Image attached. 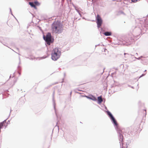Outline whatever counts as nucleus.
Wrapping results in <instances>:
<instances>
[{
    "mask_svg": "<svg viewBox=\"0 0 148 148\" xmlns=\"http://www.w3.org/2000/svg\"><path fill=\"white\" fill-rule=\"evenodd\" d=\"M147 70H145V71H144V72H145Z\"/></svg>",
    "mask_w": 148,
    "mask_h": 148,
    "instance_id": "obj_46",
    "label": "nucleus"
},
{
    "mask_svg": "<svg viewBox=\"0 0 148 148\" xmlns=\"http://www.w3.org/2000/svg\"><path fill=\"white\" fill-rule=\"evenodd\" d=\"M103 100L102 99V96L101 95L97 97V103L98 104H100L102 102Z\"/></svg>",
    "mask_w": 148,
    "mask_h": 148,
    "instance_id": "obj_10",
    "label": "nucleus"
},
{
    "mask_svg": "<svg viewBox=\"0 0 148 148\" xmlns=\"http://www.w3.org/2000/svg\"><path fill=\"white\" fill-rule=\"evenodd\" d=\"M25 102V99L21 97L18 101L17 103L20 105H22Z\"/></svg>",
    "mask_w": 148,
    "mask_h": 148,
    "instance_id": "obj_9",
    "label": "nucleus"
},
{
    "mask_svg": "<svg viewBox=\"0 0 148 148\" xmlns=\"http://www.w3.org/2000/svg\"><path fill=\"white\" fill-rule=\"evenodd\" d=\"M128 86L130 87H131V86L130 85H128Z\"/></svg>",
    "mask_w": 148,
    "mask_h": 148,
    "instance_id": "obj_45",
    "label": "nucleus"
},
{
    "mask_svg": "<svg viewBox=\"0 0 148 148\" xmlns=\"http://www.w3.org/2000/svg\"><path fill=\"white\" fill-rule=\"evenodd\" d=\"M52 29L57 34H60L63 32V25L60 21H55L51 25Z\"/></svg>",
    "mask_w": 148,
    "mask_h": 148,
    "instance_id": "obj_2",
    "label": "nucleus"
},
{
    "mask_svg": "<svg viewBox=\"0 0 148 148\" xmlns=\"http://www.w3.org/2000/svg\"><path fill=\"white\" fill-rule=\"evenodd\" d=\"M105 109H107V107H105Z\"/></svg>",
    "mask_w": 148,
    "mask_h": 148,
    "instance_id": "obj_44",
    "label": "nucleus"
},
{
    "mask_svg": "<svg viewBox=\"0 0 148 148\" xmlns=\"http://www.w3.org/2000/svg\"><path fill=\"white\" fill-rule=\"evenodd\" d=\"M12 51H14L15 52H16L15 51H14V50H13V49H12Z\"/></svg>",
    "mask_w": 148,
    "mask_h": 148,
    "instance_id": "obj_47",
    "label": "nucleus"
},
{
    "mask_svg": "<svg viewBox=\"0 0 148 148\" xmlns=\"http://www.w3.org/2000/svg\"><path fill=\"white\" fill-rule=\"evenodd\" d=\"M82 18L83 19H85V18L84 17H83Z\"/></svg>",
    "mask_w": 148,
    "mask_h": 148,
    "instance_id": "obj_42",
    "label": "nucleus"
},
{
    "mask_svg": "<svg viewBox=\"0 0 148 148\" xmlns=\"http://www.w3.org/2000/svg\"><path fill=\"white\" fill-rule=\"evenodd\" d=\"M139 0H132L131 1L135 3Z\"/></svg>",
    "mask_w": 148,
    "mask_h": 148,
    "instance_id": "obj_21",
    "label": "nucleus"
},
{
    "mask_svg": "<svg viewBox=\"0 0 148 148\" xmlns=\"http://www.w3.org/2000/svg\"><path fill=\"white\" fill-rule=\"evenodd\" d=\"M104 51H105V50H107L105 48L104 49Z\"/></svg>",
    "mask_w": 148,
    "mask_h": 148,
    "instance_id": "obj_39",
    "label": "nucleus"
},
{
    "mask_svg": "<svg viewBox=\"0 0 148 148\" xmlns=\"http://www.w3.org/2000/svg\"><path fill=\"white\" fill-rule=\"evenodd\" d=\"M106 112L117 131L120 146L121 145L123 146V145L124 135H125V134L123 132H122L119 128L118 123L117 121L112 113L108 110L106 111Z\"/></svg>",
    "mask_w": 148,
    "mask_h": 148,
    "instance_id": "obj_1",
    "label": "nucleus"
},
{
    "mask_svg": "<svg viewBox=\"0 0 148 148\" xmlns=\"http://www.w3.org/2000/svg\"><path fill=\"white\" fill-rule=\"evenodd\" d=\"M82 96L84 97H86L87 98H88V99H89V98H90V97H89L88 96H86L85 95L83 96Z\"/></svg>",
    "mask_w": 148,
    "mask_h": 148,
    "instance_id": "obj_24",
    "label": "nucleus"
},
{
    "mask_svg": "<svg viewBox=\"0 0 148 148\" xmlns=\"http://www.w3.org/2000/svg\"><path fill=\"white\" fill-rule=\"evenodd\" d=\"M38 27L39 29L40 30H41V28L39 26H38Z\"/></svg>",
    "mask_w": 148,
    "mask_h": 148,
    "instance_id": "obj_29",
    "label": "nucleus"
},
{
    "mask_svg": "<svg viewBox=\"0 0 148 148\" xmlns=\"http://www.w3.org/2000/svg\"><path fill=\"white\" fill-rule=\"evenodd\" d=\"M142 61L141 63L144 65L148 64V57H145L143 56V58Z\"/></svg>",
    "mask_w": 148,
    "mask_h": 148,
    "instance_id": "obj_8",
    "label": "nucleus"
},
{
    "mask_svg": "<svg viewBox=\"0 0 148 148\" xmlns=\"http://www.w3.org/2000/svg\"><path fill=\"white\" fill-rule=\"evenodd\" d=\"M51 55L52 60L56 61L60 58L61 55V52L58 48H56L53 49Z\"/></svg>",
    "mask_w": 148,
    "mask_h": 148,
    "instance_id": "obj_4",
    "label": "nucleus"
},
{
    "mask_svg": "<svg viewBox=\"0 0 148 148\" xmlns=\"http://www.w3.org/2000/svg\"><path fill=\"white\" fill-rule=\"evenodd\" d=\"M78 13L79 14V15H80V16H82V15H81V14H80V12H79Z\"/></svg>",
    "mask_w": 148,
    "mask_h": 148,
    "instance_id": "obj_30",
    "label": "nucleus"
},
{
    "mask_svg": "<svg viewBox=\"0 0 148 148\" xmlns=\"http://www.w3.org/2000/svg\"><path fill=\"white\" fill-rule=\"evenodd\" d=\"M65 75H66L65 73H64V76H65Z\"/></svg>",
    "mask_w": 148,
    "mask_h": 148,
    "instance_id": "obj_40",
    "label": "nucleus"
},
{
    "mask_svg": "<svg viewBox=\"0 0 148 148\" xmlns=\"http://www.w3.org/2000/svg\"><path fill=\"white\" fill-rule=\"evenodd\" d=\"M103 34L105 36H110L112 35V32H103Z\"/></svg>",
    "mask_w": 148,
    "mask_h": 148,
    "instance_id": "obj_11",
    "label": "nucleus"
},
{
    "mask_svg": "<svg viewBox=\"0 0 148 148\" xmlns=\"http://www.w3.org/2000/svg\"><path fill=\"white\" fill-rule=\"evenodd\" d=\"M46 57H44V56H43V57H41V59H45V58H46Z\"/></svg>",
    "mask_w": 148,
    "mask_h": 148,
    "instance_id": "obj_27",
    "label": "nucleus"
},
{
    "mask_svg": "<svg viewBox=\"0 0 148 148\" xmlns=\"http://www.w3.org/2000/svg\"><path fill=\"white\" fill-rule=\"evenodd\" d=\"M11 77V75H10V77Z\"/></svg>",
    "mask_w": 148,
    "mask_h": 148,
    "instance_id": "obj_51",
    "label": "nucleus"
},
{
    "mask_svg": "<svg viewBox=\"0 0 148 148\" xmlns=\"http://www.w3.org/2000/svg\"><path fill=\"white\" fill-rule=\"evenodd\" d=\"M73 7H74L75 10L78 13L79 12H80L78 10V9L77 8V7L74 5L73 4Z\"/></svg>",
    "mask_w": 148,
    "mask_h": 148,
    "instance_id": "obj_20",
    "label": "nucleus"
},
{
    "mask_svg": "<svg viewBox=\"0 0 148 148\" xmlns=\"http://www.w3.org/2000/svg\"><path fill=\"white\" fill-rule=\"evenodd\" d=\"M43 38L45 40V44L50 45L51 43H53L54 41V39L50 33H47L45 37L44 35Z\"/></svg>",
    "mask_w": 148,
    "mask_h": 148,
    "instance_id": "obj_5",
    "label": "nucleus"
},
{
    "mask_svg": "<svg viewBox=\"0 0 148 148\" xmlns=\"http://www.w3.org/2000/svg\"><path fill=\"white\" fill-rule=\"evenodd\" d=\"M18 70L19 71H20L21 70V66L18 65Z\"/></svg>",
    "mask_w": 148,
    "mask_h": 148,
    "instance_id": "obj_23",
    "label": "nucleus"
},
{
    "mask_svg": "<svg viewBox=\"0 0 148 148\" xmlns=\"http://www.w3.org/2000/svg\"><path fill=\"white\" fill-rule=\"evenodd\" d=\"M72 91H71L70 93V95H71V94H72Z\"/></svg>",
    "mask_w": 148,
    "mask_h": 148,
    "instance_id": "obj_35",
    "label": "nucleus"
},
{
    "mask_svg": "<svg viewBox=\"0 0 148 148\" xmlns=\"http://www.w3.org/2000/svg\"><path fill=\"white\" fill-rule=\"evenodd\" d=\"M99 45V44H98V45H95V47H97V46H98Z\"/></svg>",
    "mask_w": 148,
    "mask_h": 148,
    "instance_id": "obj_36",
    "label": "nucleus"
},
{
    "mask_svg": "<svg viewBox=\"0 0 148 148\" xmlns=\"http://www.w3.org/2000/svg\"><path fill=\"white\" fill-rule=\"evenodd\" d=\"M3 38H1V39H0V42H1V43H2L4 45H5L6 46H7V47H8V48H9V47H8V46L6 45L5 44V43H4L3 42L2 40V39H3Z\"/></svg>",
    "mask_w": 148,
    "mask_h": 148,
    "instance_id": "obj_19",
    "label": "nucleus"
},
{
    "mask_svg": "<svg viewBox=\"0 0 148 148\" xmlns=\"http://www.w3.org/2000/svg\"><path fill=\"white\" fill-rule=\"evenodd\" d=\"M11 111H12V110H10V113L11 112Z\"/></svg>",
    "mask_w": 148,
    "mask_h": 148,
    "instance_id": "obj_50",
    "label": "nucleus"
},
{
    "mask_svg": "<svg viewBox=\"0 0 148 148\" xmlns=\"http://www.w3.org/2000/svg\"><path fill=\"white\" fill-rule=\"evenodd\" d=\"M129 54H127V53H124V55L125 56L126 55H128Z\"/></svg>",
    "mask_w": 148,
    "mask_h": 148,
    "instance_id": "obj_31",
    "label": "nucleus"
},
{
    "mask_svg": "<svg viewBox=\"0 0 148 148\" xmlns=\"http://www.w3.org/2000/svg\"><path fill=\"white\" fill-rule=\"evenodd\" d=\"M54 93L55 92L54 91L53 93L52 101L53 102V108L55 111V113L56 116L57 117V115L56 112V103L54 99Z\"/></svg>",
    "mask_w": 148,
    "mask_h": 148,
    "instance_id": "obj_7",
    "label": "nucleus"
},
{
    "mask_svg": "<svg viewBox=\"0 0 148 148\" xmlns=\"http://www.w3.org/2000/svg\"><path fill=\"white\" fill-rule=\"evenodd\" d=\"M48 86V87H46L45 88V89H48V88H49L50 87V86Z\"/></svg>",
    "mask_w": 148,
    "mask_h": 148,
    "instance_id": "obj_28",
    "label": "nucleus"
},
{
    "mask_svg": "<svg viewBox=\"0 0 148 148\" xmlns=\"http://www.w3.org/2000/svg\"><path fill=\"white\" fill-rule=\"evenodd\" d=\"M96 20L97 28L98 29L101 28V31H100V33H101V32L104 31L103 28L101 27V26L103 23V20L100 16L99 14H97L96 17Z\"/></svg>",
    "mask_w": 148,
    "mask_h": 148,
    "instance_id": "obj_6",
    "label": "nucleus"
},
{
    "mask_svg": "<svg viewBox=\"0 0 148 148\" xmlns=\"http://www.w3.org/2000/svg\"><path fill=\"white\" fill-rule=\"evenodd\" d=\"M57 127L58 129V130H59V127L58 126H57Z\"/></svg>",
    "mask_w": 148,
    "mask_h": 148,
    "instance_id": "obj_38",
    "label": "nucleus"
},
{
    "mask_svg": "<svg viewBox=\"0 0 148 148\" xmlns=\"http://www.w3.org/2000/svg\"><path fill=\"white\" fill-rule=\"evenodd\" d=\"M145 74H142L141 75H140V76L139 77V78H141V77H143V76H145Z\"/></svg>",
    "mask_w": 148,
    "mask_h": 148,
    "instance_id": "obj_22",
    "label": "nucleus"
},
{
    "mask_svg": "<svg viewBox=\"0 0 148 148\" xmlns=\"http://www.w3.org/2000/svg\"><path fill=\"white\" fill-rule=\"evenodd\" d=\"M19 60H20V58H19ZM20 63H21V61H20L19 62V64H20Z\"/></svg>",
    "mask_w": 148,
    "mask_h": 148,
    "instance_id": "obj_32",
    "label": "nucleus"
},
{
    "mask_svg": "<svg viewBox=\"0 0 148 148\" xmlns=\"http://www.w3.org/2000/svg\"><path fill=\"white\" fill-rule=\"evenodd\" d=\"M113 1H115V0H113Z\"/></svg>",
    "mask_w": 148,
    "mask_h": 148,
    "instance_id": "obj_53",
    "label": "nucleus"
},
{
    "mask_svg": "<svg viewBox=\"0 0 148 148\" xmlns=\"http://www.w3.org/2000/svg\"><path fill=\"white\" fill-rule=\"evenodd\" d=\"M64 0H62V2H64Z\"/></svg>",
    "mask_w": 148,
    "mask_h": 148,
    "instance_id": "obj_43",
    "label": "nucleus"
},
{
    "mask_svg": "<svg viewBox=\"0 0 148 148\" xmlns=\"http://www.w3.org/2000/svg\"><path fill=\"white\" fill-rule=\"evenodd\" d=\"M118 15L123 14L125 15V13L122 10H120L118 12Z\"/></svg>",
    "mask_w": 148,
    "mask_h": 148,
    "instance_id": "obj_15",
    "label": "nucleus"
},
{
    "mask_svg": "<svg viewBox=\"0 0 148 148\" xmlns=\"http://www.w3.org/2000/svg\"><path fill=\"white\" fill-rule=\"evenodd\" d=\"M131 88H133V89H134V88L133 86H131Z\"/></svg>",
    "mask_w": 148,
    "mask_h": 148,
    "instance_id": "obj_34",
    "label": "nucleus"
},
{
    "mask_svg": "<svg viewBox=\"0 0 148 148\" xmlns=\"http://www.w3.org/2000/svg\"><path fill=\"white\" fill-rule=\"evenodd\" d=\"M89 99L94 101H97V99L96 97L92 95H91Z\"/></svg>",
    "mask_w": 148,
    "mask_h": 148,
    "instance_id": "obj_12",
    "label": "nucleus"
},
{
    "mask_svg": "<svg viewBox=\"0 0 148 148\" xmlns=\"http://www.w3.org/2000/svg\"><path fill=\"white\" fill-rule=\"evenodd\" d=\"M75 91L76 93H79L78 92L76 91L75 90Z\"/></svg>",
    "mask_w": 148,
    "mask_h": 148,
    "instance_id": "obj_33",
    "label": "nucleus"
},
{
    "mask_svg": "<svg viewBox=\"0 0 148 148\" xmlns=\"http://www.w3.org/2000/svg\"><path fill=\"white\" fill-rule=\"evenodd\" d=\"M105 69V68H104L103 69V70ZM104 72V71H103V72L101 73V74H102L103 73V72Z\"/></svg>",
    "mask_w": 148,
    "mask_h": 148,
    "instance_id": "obj_37",
    "label": "nucleus"
},
{
    "mask_svg": "<svg viewBox=\"0 0 148 148\" xmlns=\"http://www.w3.org/2000/svg\"><path fill=\"white\" fill-rule=\"evenodd\" d=\"M77 19V18H75V19Z\"/></svg>",
    "mask_w": 148,
    "mask_h": 148,
    "instance_id": "obj_52",
    "label": "nucleus"
},
{
    "mask_svg": "<svg viewBox=\"0 0 148 148\" xmlns=\"http://www.w3.org/2000/svg\"><path fill=\"white\" fill-rule=\"evenodd\" d=\"M121 42L120 43L121 45H123L126 46H128L131 45L134 41L133 36L131 34L126 36L124 39H121L120 40Z\"/></svg>",
    "mask_w": 148,
    "mask_h": 148,
    "instance_id": "obj_3",
    "label": "nucleus"
},
{
    "mask_svg": "<svg viewBox=\"0 0 148 148\" xmlns=\"http://www.w3.org/2000/svg\"><path fill=\"white\" fill-rule=\"evenodd\" d=\"M34 2H29V4L30 5V6L32 7L33 8L35 5L34 4Z\"/></svg>",
    "mask_w": 148,
    "mask_h": 148,
    "instance_id": "obj_14",
    "label": "nucleus"
},
{
    "mask_svg": "<svg viewBox=\"0 0 148 148\" xmlns=\"http://www.w3.org/2000/svg\"><path fill=\"white\" fill-rule=\"evenodd\" d=\"M3 40L5 42H8L9 39L7 38H3Z\"/></svg>",
    "mask_w": 148,
    "mask_h": 148,
    "instance_id": "obj_18",
    "label": "nucleus"
},
{
    "mask_svg": "<svg viewBox=\"0 0 148 148\" xmlns=\"http://www.w3.org/2000/svg\"><path fill=\"white\" fill-rule=\"evenodd\" d=\"M10 121L9 120H8V122H10Z\"/></svg>",
    "mask_w": 148,
    "mask_h": 148,
    "instance_id": "obj_49",
    "label": "nucleus"
},
{
    "mask_svg": "<svg viewBox=\"0 0 148 148\" xmlns=\"http://www.w3.org/2000/svg\"><path fill=\"white\" fill-rule=\"evenodd\" d=\"M136 55L138 56V53H136Z\"/></svg>",
    "mask_w": 148,
    "mask_h": 148,
    "instance_id": "obj_41",
    "label": "nucleus"
},
{
    "mask_svg": "<svg viewBox=\"0 0 148 148\" xmlns=\"http://www.w3.org/2000/svg\"><path fill=\"white\" fill-rule=\"evenodd\" d=\"M10 12L11 14L13 16V14H12V12L11 9L10 8Z\"/></svg>",
    "mask_w": 148,
    "mask_h": 148,
    "instance_id": "obj_25",
    "label": "nucleus"
},
{
    "mask_svg": "<svg viewBox=\"0 0 148 148\" xmlns=\"http://www.w3.org/2000/svg\"><path fill=\"white\" fill-rule=\"evenodd\" d=\"M143 56H141L140 57H138V58H137L136 57H135L134 58L138 60H141L142 61V59L143 58Z\"/></svg>",
    "mask_w": 148,
    "mask_h": 148,
    "instance_id": "obj_16",
    "label": "nucleus"
},
{
    "mask_svg": "<svg viewBox=\"0 0 148 148\" xmlns=\"http://www.w3.org/2000/svg\"><path fill=\"white\" fill-rule=\"evenodd\" d=\"M80 123H82V122H80Z\"/></svg>",
    "mask_w": 148,
    "mask_h": 148,
    "instance_id": "obj_54",
    "label": "nucleus"
},
{
    "mask_svg": "<svg viewBox=\"0 0 148 148\" xmlns=\"http://www.w3.org/2000/svg\"><path fill=\"white\" fill-rule=\"evenodd\" d=\"M33 8H34V9H37V8L36 7V5H34V6Z\"/></svg>",
    "mask_w": 148,
    "mask_h": 148,
    "instance_id": "obj_26",
    "label": "nucleus"
},
{
    "mask_svg": "<svg viewBox=\"0 0 148 148\" xmlns=\"http://www.w3.org/2000/svg\"><path fill=\"white\" fill-rule=\"evenodd\" d=\"M6 119L4 120L2 122H1L0 123V126H1V127H3L4 125L3 124L6 122V120L7 119Z\"/></svg>",
    "mask_w": 148,
    "mask_h": 148,
    "instance_id": "obj_13",
    "label": "nucleus"
},
{
    "mask_svg": "<svg viewBox=\"0 0 148 148\" xmlns=\"http://www.w3.org/2000/svg\"><path fill=\"white\" fill-rule=\"evenodd\" d=\"M34 3L35 4V5H36V6H39L40 5V3H39V2L37 1H35L34 2Z\"/></svg>",
    "mask_w": 148,
    "mask_h": 148,
    "instance_id": "obj_17",
    "label": "nucleus"
},
{
    "mask_svg": "<svg viewBox=\"0 0 148 148\" xmlns=\"http://www.w3.org/2000/svg\"><path fill=\"white\" fill-rule=\"evenodd\" d=\"M19 74L20 75H21V73H19Z\"/></svg>",
    "mask_w": 148,
    "mask_h": 148,
    "instance_id": "obj_48",
    "label": "nucleus"
}]
</instances>
